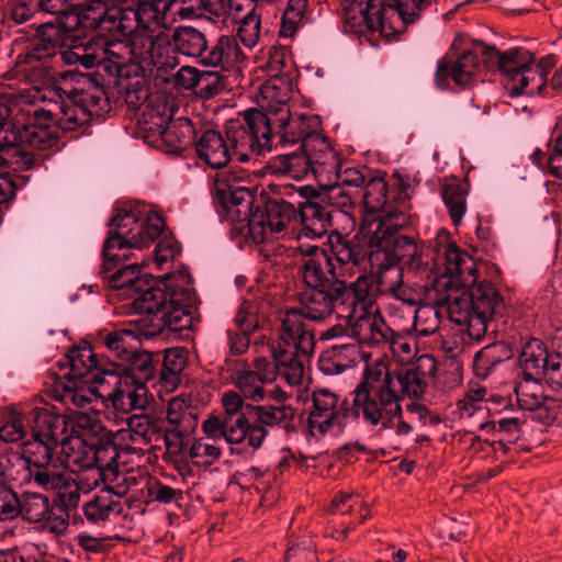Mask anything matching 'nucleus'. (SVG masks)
I'll return each mask as SVG.
<instances>
[{
    "instance_id": "nucleus-1",
    "label": "nucleus",
    "mask_w": 562,
    "mask_h": 562,
    "mask_svg": "<svg viewBox=\"0 0 562 562\" xmlns=\"http://www.w3.org/2000/svg\"><path fill=\"white\" fill-rule=\"evenodd\" d=\"M437 370L432 356L422 355L406 370L390 371L383 361L367 363L361 382L353 391L352 411L371 426L394 429L406 436L413 427L403 420L401 401L418 400L427 387V379Z\"/></svg>"
},
{
    "instance_id": "nucleus-2",
    "label": "nucleus",
    "mask_w": 562,
    "mask_h": 562,
    "mask_svg": "<svg viewBox=\"0 0 562 562\" xmlns=\"http://www.w3.org/2000/svg\"><path fill=\"white\" fill-rule=\"evenodd\" d=\"M430 247L436 254V261L443 268L438 278L439 286L454 282L468 290L474 312L471 339H482L487 331L488 322L502 302L496 288L491 282L477 281L472 257L450 240V234L446 229L437 232Z\"/></svg>"
},
{
    "instance_id": "nucleus-3",
    "label": "nucleus",
    "mask_w": 562,
    "mask_h": 562,
    "mask_svg": "<svg viewBox=\"0 0 562 562\" xmlns=\"http://www.w3.org/2000/svg\"><path fill=\"white\" fill-rule=\"evenodd\" d=\"M241 116L226 122L227 140L218 131H204L195 140L199 159L218 169L225 167L233 155L240 162H246L251 155L260 156L271 150L270 122L267 116L257 109H248Z\"/></svg>"
},
{
    "instance_id": "nucleus-4",
    "label": "nucleus",
    "mask_w": 562,
    "mask_h": 562,
    "mask_svg": "<svg viewBox=\"0 0 562 562\" xmlns=\"http://www.w3.org/2000/svg\"><path fill=\"white\" fill-rule=\"evenodd\" d=\"M127 3L130 0H117ZM137 3L136 8L127 7L122 10L109 9L103 0H93L89 10H99V14L92 20L108 31H117L128 37L135 55H153L157 41L164 35L167 11H171V4L166 2H148L146 0H131Z\"/></svg>"
},
{
    "instance_id": "nucleus-5",
    "label": "nucleus",
    "mask_w": 562,
    "mask_h": 562,
    "mask_svg": "<svg viewBox=\"0 0 562 562\" xmlns=\"http://www.w3.org/2000/svg\"><path fill=\"white\" fill-rule=\"evenodd\" d=\"M300 301L302 310L294 311L302 315V323L304 318L323 321L336 313L356 335L360 323L357 316L361 319L366 317L375 301V289L371 279L361 274L338 292L331 286L306 288Z\"/></svg>"
},
{
    "instance_id": "nucleus-6",
    "label": "nucleus",
    "mask_w": 562,
    "mask_h": 562,
    "mask_svg": "<svg viewBox=\"0 0 562 562\" xmlns=\"http://www.w3.org/2000/svg\"><path fill=\"white\" fill-rule=\"evenodd\" d=\"M164 226L162 217L149 205L120 210L103 244V270L111 271L120 261L128 260L130 249L147 247L160 236Z\"/></svg>"
},
{
    "instance_id": "nucleus-7",
    "label": "nucleus",
    "mask_w": 562,
    "mask_h": 562,
    "mask_svg": "<svg viewBox=\"0 0 562 562\" xmlns=\"http://www.w3.org/2000/svg\"><path fill=\"white\" fill-rule=\"evenodd\" d=\"M315 346L313 333L304 327L302 315L288 311L281 318V328L277 345L270 346L266 337L254 344L256 353L267 351L279 363V374L289 386H300L305 376L304 361L312 355Z\"/></svg>"
},
{
    "instance_id": "nucleus-8",
    "label": "nucleus",
    "mask_w": 562,
    "mask_h": 562,
    "mask_svg": "<svg viewBox=\"0 0 562 562\" xmlns=\"http://www.w3.org/2000/svg\"><path fill=\"white\" fill-rule=\"evenodd\" d=\"M94 381L100 405L117 414L126 415L133 409L144 408L147 403V389L143 380L130 371L119 373L108 370L98 373Z\"/></svg>"
},
{
    "instance_id": "nucleus-9",
    "label": "nucleus",
    "mask_w": 562,
    "mask_h": 562,
    "mask_svg": "<svg viewBox=\"0 0 562 562\" xmlns=\"http://www.w3.org/2000/svg\"><path fill=\"white\" fill-rule=\"evenodd\" d=\"M360 321L356 336L362 342L370 345H386L393 356L402 363L412 361L417 355L415 338L411 335L394 331L378 314V307L372 304L364 318Z\"/></svg>"
},
{
    "instance_id": "nucleus-10",
    "label": "nucleus",
    "mask_w": 562,
    "mask_h": 562,
    "mask_svg": "<svg viewBox=\"0 0 562 562\" xmlns=\"http://www.w3.org/2000/svg\"><path fill=\"white\" fill-rule=\"evenodd\" d=\"M346 409L340 396L327 387L312 391L308 407L307 429L311 436L322 438L339 432L345 424Z\"/></svg>"
},
{
    "instance_id": "nucleus-11",
    "label": "nucleus",
    "mask_w": 562,
    "mask_h": 562,
    "mask_svg": "<svg viewBox=\"0 0 562 562\" xmlns=\"http://www.w3.org/2000/svg\"><path fill=\"white\" fill-rule=\"evenodd\" d=\"M42 420L49 427L48 436L58 440L60 456L67 468H90L92 465V439L69 432L70 423L65 415H43Z\"/></svg>"
},
{
    "instance_id": "nucleus-12",
    "label": "nucleus",
    "mask_w": 562,
    "mask_h": 562,
    "mask_svg": "<svg viewBox=\"0 0 562 562\" xmlns=\"http://www.w3.org/2000/svg\"><path fill=\"white\" fill-rule=\"evenodd\" d=\"M299 271L307 288L331 286L344 290L345 281L337 273V265L326 249L317 245L299 244Z\"/></svg>"
},
{
    "instance_id": "nucleus-13",
    "label": "nucleus",
    "mask_w": 562,
    "mask_h": 562,
    "mask_svg": "<svg viewBox=\"0 0 562 562\" xmlns=\"http://www.w3.org/2000/svg\"><path fill=\"white\" fill-rule=\"evenodd\" d=\"M41 106H36L32 112V122L23 126H16L5 134L12 146L19 147L25 155L30 157L27 166H18L19 170L30 169L34 165V156L32 150H46L57 144L59 132L58 128L40 114Z\"/></svg>"
},
{
    "instance_id": "nucleus-14",
    "label": "nucleus",
    "mask_w": 562,
    "mask_h": 562,
    "mask_svg": "<svg viewBox=\"0 0 562 562\" xmlns=\"http://www.w3.org/2000/svg\"><path fill=\"white\" fill-rule=\"evenodd\" d=\"M296 217L295 207L285 201H270L266 212L255 213L248 218V234L256 244L286 234L292 221Z\"/></svg>"
},
{
    "instance_id": "nucleus-15",
    "label": "nucleus",
    "mask_w": 562,
    "mask_h": 562,
    "mask_svg": "<svg viewBox=\"0 0 562 562\" xmlns=\"http://www.w3.org/2000/svg\"><path fill=\"white\" fill-rule=\"evenodd\" d=\"M191 302L192 296L188 290L180 294L177 292L170 293L166 306L160 311V314L153 317L151 324L145 329V337L151 338L160 335L166 328L171 331L188 328L192 321Z\"/></svg>"
},
{
    "instance_id": "nucleus-16",
    "label": "nucleus",
    "mask_w": 562,
    "mask_h": 562,
    "mask_svg": "<svg viewBox=\"0 0 562 562\" xmlns=\"http://www.w3.org/2000/svg\"><path fill=\"white\" fill-rule=\"evenodd\" d=\"M301 147L308 159L311 172L319 186H330L329 178H333L339 167L340 159L328 139L317 133L310 136Z\"/></svg>"
},
{
    "instance_id": "nucleus-17",
    "label": "nucleus",
    "mask_w": 562,
    "mask_h": 562,
    "mask_svg": "<svg viewBox=\"0 0 562 562\" xmlns=\"http://www.w3.org/2000/svg\"><path fill=\"white\" fill-rule=\"evenodd\" d=\"M99 341L122 360L134 359V367L145 376L151 372V360L147 353L138 355L139 338L133 329H115L100 333Z\"/></svg>"
},
{
    "instance_id": "nucleus-18",
    "label": "nucleus",
    "mask_w": 562,
    "mask_h": 562,
    "mask_svg": "<svg viewBox=\"0 0 562 562\" xmlns=\"http://www.w3.org/2000/svg\"><path fill=\"white\" fill-rule=\"evenodd\" d=\"M386 7L382 0H344V20L350 32L375 31L384 25Z\"/></svg>"
},
{
    "instance_id": "nucleus-19",
    "label": "nucleus",
    "mask_w": 562,
    "mask_h": 562,
    "mask_svg": "<svg viewBox=\"0 0 562 562\" xmlns=\"http://www.w3.org/2000/svg\"><path fill=\"white\" fill-rule=\"evenodd\" d=\"M35 426L32 429V439L24 442L21 452L40 470L48 472L55 469L50 464L52 451L58 447V440L48 436V425L42 420L43 415H53L46 409H34Z\"/></svg>"
},
{
    "instance_id": "nucleus-20",
    "label": "nucleus",
    "mask_w": 562,
    "mask_h": 562,
    "mask_svg": "<svg viewBox=\"0 0 562 562\" xmlns=\"http://www.w3.org/2000/svg\"><path fill=\"white\" fill-rule=\"evenodd\" d=\"M435 290L439 294V297L436 300L438 307H445L450 321L459 326H464L471 338V324L474 318V312L468 290L454 282L439 286L438 280L436 281Z\"/></svg>"
},
{
    "instance_id": "nucleus-21",
    "label": "nucleus",
    "mask_w": 562,
    "mask_h": 562,
    "mask_svg": "<svg viewBox=\"0 0 562 562\" xmlns=\"http://www.w3.org/2000/svg\"><path fill=\"white\" fill-rule=\"evenodd\" d=\"M404 223V214L387 213L384 216L367 217L361 232L371 249L375 248L376 254L382 251L384 257H389L395 235Z\"/></svg>"
},
{
    "instance_id": "nucleus-22",
    "label": "nucleus",
    "mask_w": 562,
    "mask_h": 562,
    "mask_svg": "<svg viewBox=\"0 0 562 562\" xmlns=\"http://www.w3.org/2000/svg\"><path fill=\"white\" fill-rule=\"evenodd\" d=\"M557 64L555 56L547 55L530 67L516 74L504 83L513 97L540 94L547 85V77Z\"/></svg>"
},
{
    "instance_id": "nucleus-23",
    "label": "nucleus",
    "mask_w": 562,
    "mask_h": 562,
    "mask_svg": "<svg viewBox=\"0 0 562 562\" xmlns=\"http://www.w3.org/2000/svg\"><path fill=\"white\" fill-rule=\"evenodd\" d=\"M480 61L477 55L471 50H464L459 58L450 60L441 59L436 69V85L443 89L448 87V79L451 78L456 85L468 87L479 71Z\"/></svg>"
},
{
    "instance_id": "nucleus-24",
    "label": "nucleus",
    "mask_w": 562,
    "mask_h": 562,
    "mask_svg": "<svg viewBox=\"0 0 562 562\" xmlns=\"http://www.w3.org/2000/svg\"><path fill=\"white\" fill-rule=\"evenodd\" d=\"M131 307L134 313L139 314V318L136 321L140 327L142 335L145 336V329L151 319L166 306L169 295L164 289L157 286L151 277H148L146 285L140 286L137 290V294L131 299Z\"/></svg>"
},
{
    "instance_id": "nucleus-25",
    "label": "nucleus",
    "mask_w": 562,
    "mask_h": 562,
    "mask_svg": "<svg viewBox=\"0 0 562 562\" xmlns=\"http://www.w3.org/2000/svg\"><path fill=\"white\" fill-rule=\"evenodd\" d=\"M37 37V43L24 56L25 61L31 65L54 56L59 48L66 46L67 41L71 37V32L60 23L46 22L38 26Z\"/></svg>"
},
{
    "instance_id": "nucleus-26",
    "label": "nucleus",
    "mask_w": 562,
    "mask_h": 562,
    "mask_svg": "<svg viewBox=\"0 0 562 562\" xmlns=\"http://www.w3.org/2000/svg\"><path fill=\"white\" fill-rule=\"evenodd\" d=\"M270 122V131L272 125H278L279 134L282 143L302 144L312 135H316L318 127V120L314 115L303 113H290L278 116L276 119L269 117L263 113Z\"/></svg>"
},
{
    "instance_id": "nucleus-27",
    "label": "nucleus",
    "mask_w": 562,
    "mask_h": 562,
    "mask_svg": "<svg viewBox=\"0 0 562 562\" xmlns=\"http://www.w3.org/2000/svg\"><path fill=\"white\" fill-rule=\"evenodd\" d=\"M78 101L71 98L48 101L41 105L40 114L52 121L58 131H74L88 121L87 111Z\"/></svg>"
},
{
    "instance_id": "nucleus-28",
    "label": "nucleus",
    "mask_w": 562,
    "mask_h": 562,
    "mask_svg": "<svg viewBox=\"0 0 562 562\" xmlns=\"http://www.w3.org/2000/svg\"><path fill=\"white\" fill-rule=\"evenodd\" d=\"M213 191L228 212L232 213L234 207L241 206V210L237 209V213H244L247 216L252 204V196L245 187L239 184L235 175L231 172L217 173L214 179ZM245 220L248 221L247 217Z\"/></svg>"
},
{
    "instance_id": "nucleus-29",
    "label": "nucleus",
    "mask_w": 562,
    "mask_h": 562,
    "mask_svg": "<svg viewBox=\"0 0 562 562\" xmlns=\"http://www.w3.org/2000/svg\"><path fill=\"white\" fill-rule=\"evenodd\" d=\"M481 52L485 60L496 64L503 75L504 83L536 63L533 54L520 47L509 48L504 52L495 47H481Z\"/></svg>"
},
{
    "instance_id": "nucleus-30",
    "label": "nucleus",
    "mask_w": 562,
    "mask_h": 562,
    "mask_svg": "<svg viewBox=\"0 0 562 562\" xmlns=\"http://www.w3.org/2000/svg\"><path fill=\"white\" fill-rule=\"evenodd\" d=\"M40 487L44 490H52L56 492L61 505L65 508H75L78 505L80 494V483H77L76 477L68 472H59L56 469L46 474H38Z\"/></svg>"
},
{
    "instance_id": "nucleus-31",
    "label": "nucleus",
    "mask_w": 562,
    "mask_h": 562,
    "mask_svg": "<svg viewBox=\"0 0 562 562\" xmlns=\"http://www.w3.org/2000/svg\"><path fill=\"white\" fill-rule=\"evenodd\" d=\"M97 387L98 384L85 389L71 382L57 381L52 390V395L56 401L65 404L72 414L74 411H90L91 406L98 407L100 405Z\"/></svg>"
},
{
    "instance_id": "nucleus-32",
    "label": "nucleus",
    "mask_w": 562,
    "mask_h": 562,
    "mask_svg": "<svg viewBox=\"0 0 562 562\" xmlns=\"http://www.w3.org/2000/svg\"><path fill=\"white\" fill-rule=\"evenodd\" d=\"M289 89L285 82L280 78H271L266 81L259 92V110L269 117L276 119L288 113Z\"/></svg>"
},
{
    "instance_id": "nucleus-33",
    "label": "nucleus",
    "mask_w": 562,
    "mask_h": 562,
    "mask_svg": "<svg viewBox=\"0 0 562 562\" xmlns=\"http://www.w3.org/2000/svg\"><path fill=\"white\" fill-rule=\"evenodd\" d=\"M244 59L245 55L237 40L234 36L223 35L206 50L201 60L206 66L229 70Z\"/></svg>"
},
{
    "instance_id": "nucleus-34",
    "label": "nucleus",
    "mask_w": 562,
    "mask_h": 562,
    "mask_svg": "<svg viewBox=\"0 0 562 562\" xmlns=\"http://www.w3.org/2000/svg\"><path fill=\"white\" fill-rule=\"evenodd\" d=\"M268 435L262 426L250 424L244 414L229 424L226 420L223 438L228 445H239L247 441L252 449H259Z\"/></svg>"
},
{
    "instance_id": "nucleus-35",
    "label": "nucleus",
    "mask_w": 562,
    "mask_h": 562,
    "mask_svg": "<svg viewBox=\"0 0 562 562\" xmlns=\"http://www.w3.org/2000/svg\"><path fill=\"white\" fill-rule=\"evenodd\" d=\"M542 379L519 375L515 386L517 403L521 409L530 412L549 411L553 401L543 395Z\"/></svg>"
},
{
    "instance_id": "nucleus-36",
    "label": "nucleus",
    "mask_w": 562,
    "mask_h": 562,
    "mask_svg": "<svg viewBox=\"0 0 562 562\" xmlns=\"http://www.w3.org/2000/svg\"><path fill=\"white\" fill-rule=\"evenodd\" d=\"M7 479L18 484L34 482L40 486L38 474H46L47 470L36 468L21 450L5 451L3 454Z\"/></svg>"
},
{
    "instance_id": "nucleus-37",
    "label": "nucleus",
    "mask_w": 562,
    "mask_h": 562,
    "mask_svg": "<svg viewBox=\"0 0 562 562\" xmlns=\"http://www.w3.org/2000/svg\"><path fill=\"white\" fill-rule=\"evenodd\" d=\"M333 260L337 266L339 278L352 276L356 273L359 265L364 260L366 252L361 247L349 239L337 236L336 241H331Z\"/></svg>"
},
{
    "instance_id": "nucleus-38",
    "label": "nucleus",
    "mask_w": 562,
    "mask_h": 562,
    "mask_svg": "<svg viewBox=\"0 0 562 562\" xmlns=\"http://www.w3.org/2000/svg\"><path fill=\"white\" fill-rule=\"evenodd\" d=\"M549 358H551V355L548 353L541 340L533 338L527 341L519 357L521 369L519 375L542 379Z\"/></svg>"
},
{
    "instance_id": "nucleus-39",
    "label": "nucleus",
    "mask_w": 562,
    "mask_h": 562,
    "mask_svg": "<svg viewBox=\"0 0 562 562\" xmlns=\"http://www.w3.org/2000/svg\"><path fill=\"white\" fill-rule=\"evenodd\" d=\"M83 81L85 77L77 71L60 72L55 82L43 91L41 100L43 103L53 100L61 101L68 98L80 100Z\"/></svg>"
},
{
    "instance_id": "nucleus-40",
    "label": "nucleus",
    "mask_w": 562,
    "mask_h": 562,
    "mask_svg": "<svg viewBox=\"0 0 562 562\" xmlns=\"http://www.w3.org/2000/svg\"><path fill=\"white\" fill-rule=\"evenodd\" d=\"M302 228L297 236L299 243L302 237L321 238L327 234L330 227V214L316 203H308L301 211Z\"/></svg>"
},
{
    "instance_id": "nucleus-41",
    "label": "nucleus",
    "mask_w": 562,
    "mask_h": 562,
    "mask_svg": "<svg viewBox=\"0 0 562 562\" xmlns=\"http://www.w3.org/2000/svg\"><path fill=\"white\" fill-rule=\"evenodd\" d=\"M385 260L391 266L402 263L412 270H418L424 265L423 246L407 236H397Z\"/></svg>"
},
{
    "instance_id": "nucleus-42",
    "label": "nucleus",
    "mask_w": 562,
    "mask_h": 562,
    "mask_svg": "<svg viewBox=\"0 0 562 562\" xmlns=\"http://www.w3.org/2000/svg\"><path fill=\"white\" fill-rule=\"evenodd\" d=\"M171 121L172 110L162 95L146 101L139 120L146 131L159 134Z\"/></svg>"
},
{
    "instance_id": "nucleus-43",
    "label": "nucleus",
    "mask_w": 562,
    "mask_h": 562,
    "mask_svg": "<svg viewBox=\"0 0 562 562\" xmlns=\"http://www.w3.org/2000/svg\"><path fill=\"white\" fill-rule=\"evenodd\" d=\"M166 418L171 427H180L182 430H194L199 424L196 408L186 394L169 400Z\"/></svg>"
},
{
    "instance_id": "nucleus-44",
    "label": "nucleus",
    "mask_w": 562,
    "mask_h": 562,
    "mask_svg": "<svg viewBox=\"0 0 562 562\" xmlns=\"http://www.w3.org/2000/svg\"><path fill=\"white\" fill-rule=\"evenodd\" d=\"M148 277L147 273L140 272V267L137 263H131L106 278L112 289L121 291L120 295L130 300L137 294L140 286L147 284Z\"/></svg>"
},
{
    "instance_id": "nucleus-45",
    "label": "nucleus",
    "mask_w": 562,
    "mask_h": 562,
    "mask_svg": "<svg viewBox=\"0 0 562 562\" xmlns=\"http://www.w3.org/2000/svg\"><path fill=\"white\" fill-rule=\"evenodd\" d=\"M67 360L69 364V375L74 380L90 376V381L95 384L94 376L105 371L99 369L95 355L89 346L70 349L67 355Z\"/></svg>"
},
{
    "instance_id": "nucleus-46",
    "label": "nucleus",
    "mask_w": 562,
    "mask_h": 562,
    "mask_svg": "<svg viewBox=\"0 0 562 562\" xmlns=\"http://www.w3.org/2000/svg\"><path fill=\"white\" fill-rule=\"evenodd\" d=\"M65 417L70 423L69 432L74 435L91 439L110 432L103 427L100 411L95 406H91L90 411H74L71 416Z\"/></svg>"
},
{
    "instance_id": "nucleus-47",
    "label": "nucleus",
    "mask_w": 562,
    "mask_h": 562,
    "mask_svg": "<svg viewBox=\"0 0 562 562\" xmlns=\"http://www.w3.org/2000/svg\"><path fill=\"white\" fill-rule=\"evenodd\" d=\"M93 454H92V467L106 472V475L115 480L120 477L116 457L117 451L115 445L111 441V435L103 434L98 438L92 439Z\"/></svg>"
},
{
    "instance_id": "nucleus-48",
    "label": "nucleus",
    "mask_w": 562,
    "mask_h": 562,
    "mask_svg": "<svg viewBox=\"0 0 562 562\" xmlns=\"http://www.w3.org/2000/svg\"><path fill=\"white\" fill-rule=\"evenodd\" d=\"M469 188L467 183L451 181L446 183L441 190L442 201L448 210L452 223L458 226L461 224L467 213V196Z\"/></svg>"
},
{
    "instance_id": "nucleus-49",
    "label": "nucleus",
    "mask_w": 562,
    "mask_h": 562,
    "mask_svg": "<svg viewBox=\"0 0 562 562\" xmlns=\"http://www.w3.org/2000/svg\"><path fill=\"white\" fill-rule=\"evenodd\" d=\"M121 510V504L110 488L101 491L83 506L85 517L93 524L105 521L112 513Z\"/></svg>"
},
{
    "instance_id": "nucleus-50",
    "label": "nucleus",
    "mask_w": 562,
    "mask_h": 562,
    "mask_svg": "<svg viewBox=\"0 0 562 562\" xmlns=\"http://www.w3.org/2000/svg\"><path fill=\"white\" fill-rule=\"evenodd\" d=\"M356 345L334 346L331 350L321 359V369L327 374H338L347 368L356 364L358 356Z\"/></svg>"
},
{
    "instance_id": "nucleus-51",
    "label": "nucleus",
    "mask_w": 562,
    "mask_h": 562,
    "mask_svg": "<svg viewBox=\"0 0 562 562\" xmlns=\"http://www.w3.org/2000/svg\"><path fill=\"white\" fill-rule=\"evenodd\" d=\"M173 42L177 50L189 57H203L207 41L202 32L194 27L182 26L176 30Z\"/></svg>"
},
{
    "instance_id": "nucleus-52",
    "label": "nucleus",
    "mask_w": 562,
    "mask_h": 562,
    "mask_svg": "<svg viewBox=\"0 0 562 562\" xmlns=\"http://www.w3.org/2000/svg\"><path fill=\"white\" fill-rule=\"evenodd\" d=\"M233 381L245 400L261 402L266 398L265 384L267 382L251 369L237 370L233 375Z\"/></svg>"
},
{
    "instance_id": "nucleus-53",
    "label": "nucleus",
    "mask_w": 562,
    "mask_h": 562,
    "mask_svg": "<svg viewBox=\"0 0 562 562\" xmlns=\"http://www.w3.org/2000/svg\"><path fill=\"white\" fill-rule=\"evenodd\" d=\"M250 407L256 414V423L254 425L262 426H280L288 425L294 419V409L290 405H258Z\"/></svg>"
},
{
    "instance_id": "nucleus-54",
    "label": "nucleus",
    "mask_w": 562,
    "mask_h": 562,
    "mask_svg": "<svg viewBox=\"0 0 562 562\" xmlns=\"http://www.w3.org/2000/svg\"><path fill=\"white\" fill-rule=\"evenodd\" d=\"M154 435V426L148 416L133 415L127 418V428L117 431L119 440L130 439L134 443H148Z\"/></svg>"
},
{
    "instance_id": "nucleus-55",
    "label": "nucleus",
    "mask_w": 562,
    "mask_h": 562,
    "mask_svg": "<svg viewBox=\"0 0 562 562\" xmlns=\"http://www.w3.org/2000/svg\"><path fill=\"white\" fill-rule=\"evenodd\" d=\"M188 456L194 465L207 468L220 460L222 448L216 441L199 438L190 446Z\"/></svg>"
},
{
    "instance_id": "nucleus-56",
    "label": "nucleus",
    "mask_w": 562,
    "mask_h": 562,
    "mask_svg": "<svg viewBox=\"0 0 562 562\" xmlns=\"http://www.w3.org/2000/svg\"><path fill=\"white\" fill-rule=\"evenodd\" d=\"M60 59L66 65L79 64L85 69H90L101 63L100 54L90 46L69 45L59 48Z\"/></svg>"
},
{
    "instance_id": "nucleus-57",
    "label": "nucleus",
    "mask_w": 562,
    "mask_h": 562,
    "mask_svg": "<svg viewBox=\"0 0 562 562\" xmlns=\"http://www.w3.org/2000/svg\"><path fill=\"white\" fill-rule=\"evenodd\" d=\"M194 128L190 120L171 121L158 135L170 146L182 149L193 137Z\"/></svg>"
},
{
    "instance_id": "nucleus-58",
    "label": "nucleus",
    "mask_w": 562,
    "mask_h": 562,
    "mask_svg": "<svg viewBox=\"0 0 562 562\" xmlns=\"http://www.w3.org/2000/svg\"><path fill=\"white\" fill-rule=\"evenodd\" d=\"M200 5L214 16H220L225 10L224 0H173L171 3L172 14L190 19L198 15L196 9Z\"/></svg>"
},
{
    "instance_id": "nucleus-59",
    "label": "nucleus",
    "mask_w": 562,
    "mask_h": 562,
    "mask_svg": "<svg viewBox=\"0 0 562 562\" xmlns=\"http://www.w3.org/2000/svg\"><path fill=\"white\" fill-rule=\"evenodd\" d=\"M386 182L379 177L369 179L366 184V190L363 194V204L368 216L382 211L386 204Z\"/></svg>"
},
{
    "instance_id": "nucleus-60",
    "label": "nucleus",
    "mask_w": 562,
    "mask_h": 562,
    "mask_svg": "<svg viewBox=\"0 0 562 562\" xmlns=\"http://www.w3.org/2000/svg\"><path fill=\"white\" fill-rule=\"evenodd\" d=\"M440 312L436 306L422 305L414 311V330L419 336L435 334L440 326Z\"/></svg>"
},
{
    "instance_id": "nucleus-61",
    "label": "nucleus",
    "mask_w": 562,
    "mask_h": 562,
    "mask_svg": "<svg viewBox=\"0 0 562 562\" xmlns=\"http://www.w3.org/2000/svg\"><path fill=\"white\" fill-rule=\"evenodd\" d=\"M20 515L30 522H41L49 513L48 498L40 494H25L23 501H20Z\"/></svg>"
},
{
    "instance_id": "nucleus-62",
    "label": "nucleus",
    "mask_w": 562,
    "mask_h": 562,
    "mask_svg": "<svg viewBox=\"0 0 562 562\" xmlns=\"http://www.w3.org/2000/svg\"><path fill=\"white\" fill-rule=\"evenodd\" d=\"M487 390L479 382H470L468 390L462 398L458 401V408L461 416H473L482 409V404L486 401Z\"/></svg>"
},
{
    "instance_id": "nucleus-63",
    "label": "nucleus",
    "mask_w": 562,
    "mask_h": 562,
    "mask_svg": "<svg viewBox=\"0 0 562 562\" xmlns=\"http://www.w3.org/2000/svg\"><path fill=\"white\" fill-rule=\"evenodd\" d=\"M307 5V0H290L283 16L280 29V35L283 37H291L297 31L304 12Z\"/></svg>"
},
{
    "instance_id": "nucleus-64",
    "label": "nucleus",
    "mask_w": 562,
    "mask_h": 562,
    "mask_svg": "<svg viewBox=\"0 0 562 562\" xmlns=\"http://www.w3.org/2000/svg\"><path fill=\"white\" fill-rule=\"evenodd\" d=\"M237 24V36L246 48H254L261 34V13L234 21Z\"/></svg>"
}]
</instances>
